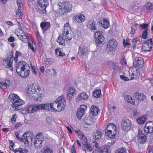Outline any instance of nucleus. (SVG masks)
Returning <instances> with one entry per match:
<instances>
[{
    "instance_id": "f257e3e1",
    "label": "nucleus",
    "mask_w": 153,
    "mask_h": 153,
    "mask_svg": "<svg viewBox=\"0 0 153 153\" xmlns=\"http://www.w3.org/2000/svg\"><path fill=\"white\" fill-rule=\"evenodd\" d=\"M144 63L142 57H139L135 58L133 61V67L129 68V74L131 76L130 80L136 79L139 76V69L142 67Z\"/></svg>"
},
{
    "instance_id": "f03ea898",
    "label": "nucleus",
    "mask_w": 153,
    "mask_h": 153,
    "mask_svg": "<svg viewBox=\"0 0 153 153\" xmlns=\"http://www.w3.org/2000/svg\"><path fill=\"white\" fill-rule=\"evenodd\" d=\"M30 69L28 64L22 61H20L17 64L16 71L19 75L25 78L29 76Z\"/></svg>"
},
{
    "instance_id": "7ed1b4c3",
    "label": "nucleus",
    "mask_w": 153,
    "mask_h": 153,
    "mask_svg": "<svg viewBox=\"0 0 153 153\" xmlns=\"http://www.w3.org/2000/svg\"><path fill=\"white\" fill-rule=\"evenodd\" d=\"M36 5V10L41 14H45L46 9L49 5L48 0H37Z\"/></svg>"
},
{
    "instance_id": "20e7f679",
    "label": "nucleus",
    "mask_w": 153,
    "mask_h": 153,
    "mask_svg": "<svg viewBox=\"0 0 153 153\" xmlns=\"http://www.w3.org/2000/svg\"><path fill=\"white\" fill-rule=\"evenodd\" d=\"M132 126V121L128 118L124 117L121 119V128L124 132L129 131Z\"/></svg>"
},
{
    "instance_id": "39448f33",
    "label": "nucleus",
    "mask_w": 153,
    "mask_h": 153,
    "mask_svg": "<svg viewBox=\"0 0 153 153\" xmlns=\"http://www.w3.org/2000/svg\"><path fill=\"white\" fill-rule=\"evenodd\" d=\"M71 30L69 25V24L66 23L64 26V28L63 29V36L65 38L68 40H70L72 38V35L71 34Z\"/></svg>"
},
{
    "instance_id": "423d86ee",
    "label": "nucleus",
    "mask_w": 153,
    "mask_h": 153,
    "mask_svg": "<svg viewBox=\"0 0 153 153\" xmlns=\"http://www.w3.org/2000/svg\"><path fill=\"white\" fill-rule=\"evenodd\" d=\"M23 140L26 146H29L32 144L33 139V135L29 132H25L23 134Z\"/></svg>"
},
{
    "instance_id": "0eeeda50",
    "label": "nucleus",
    "mask_w": 153,
    "mask_h": 153,
    "mask_svg": "<svg viewBox=\"0 0 153 153\" xmlns=\"http://www.w3.org/2000/svg\"><path fill=\"white\" fill-rule=\"evenodd\" d=\"M14 58L13 57H8L3 60V65L6 68L12 71L13 70V63Z\"/></svg>"
},
{
    "instance_id": "6e6552de",
    "label": "nucleus",
    "mask_w": 153,
    "mask_h": 153,
    "mask_svg": "<svg viewBox=\"0 0 153 153\" xmlns=\"http://www.w3.org/2000/svg\"><path fill=\"white\" fill-rule=\"evenodd\" d=\"M58 105L59 109L58 111H62L64 110L66 104L65 99L62 96L59 97L55 101Z\"/></svg>"
},
{
    "instance_id": "1a4fd4ad",
    "label": "nucleus",
    "mask_w": 153,
    "mask_h": 153,
    "mask_svg": "<svg viewBox=\"0 0 153 153\" xmlns=\"http://www.w3.org/2000/svg\"><path fill=\"white\" fill-rule=\"evenodd\" d=\"M94 37L96 44L100 46L102 45V42L104 40V38L102 34V32L101 31H97L95 33L94 35Z\"/></svg>"
},
{
    "instance_id": "9d476101",
    "label": "nucleus",
    "mask_w": 153,
    "mask_h": 153,
    "mask_svg": "<svg viewBox=\"0 0 153 153\" xmlns=\"http://www.w3.org/2000/svg\"><path fill=\"white\" fill-rule=\"evenodd\" d=\"M15 33L22 41L24 42H27V37L21 28H19L17 29Z\"/></svg>"
},
{
    "instance_id": "9b49d317",
    "label": "nucleus",
    "mask_w": 153,
    "mask_h": 153,
    "mask_svg": "<svg viewBox=\"0 0 153 153\" xmlns=\"http://www.w3.org/2000/svg\"><path fill=\"white\" fill-rule=\"evenodd\" d=\"M42 133L38 134L36 136V140H35L34 145L36 149H40L42 146L43 138L41 137Z\"/></svg>"
},
{
    "instance_id": "f8f14e48",
    "label": "nucleus",
    "mask_w": 153,
    "mask_h": 153,
    "mask_svg": "<svg viewBox=\"0 0 153 153\" xmlns=\"http://www.w3.org/2000/svg\"><path fill=\"white\" fill-rule=\"evenodd\" d=\"M16 100V102L13 103L12 105V107L17 111H18L22 108V105L24 104V102L19 97Z\"/></svg>"
},
{
    "instance_id": "ddd939ff",
    "label": "nucleus",
    "mask_w": 153,
    "mask_h": 153,
    "mask_svg": "<svg viewBox=\"0 0 153 153\" xmlns=\"http://www.w3.org/2000/svg\"><path fill=\"white\" fill-rule=\"evenodd\" d=\"M117 42L114 39L110 40L107 45L106 48L107 51L108 52L113 51L114 48L117 47Z\"/></svg>"
},
{
    "instance_id": "4468645a",
    "label": "nucleus",
    "mask_w": 153,
    "mask_h": 153,
    "mask_svg": "<svg viewBox=\"0 0 153 153\" xmlns=\"http://www.w3.org/2000/svg\"><path fill=\"white\" fill-rule=\"evenodd\" d=\"M40 26L43 34H45L47 31L50 28L51 26V23L50 22L45 20L41 23Z\"/></svg>"
},
{
    "instance_id": "2eb2a0df",
    "label": "nucleus",
    "mask_w": 153,
    "mask_h": 153,
    "mask_svg": "<svg viewBox=\"0 0 153 153\" xmlns=\"http://www.w3.org/2000/svg\"><path fill=\"white\" fill-rule=\"evenodd\" d=\"M89 49L84 45L81 46L79 48L78 54L81 57L86 55L88 53Z\"/></svg>"
},
{
    "instance_id": "dca6fc26",
    "label": "nucleus",
    "mask_w": 153,
    "mask_h": 153,
    "mask_svg": "<svg viewBox=\"0 0 153 153\" xmlns=\"http://www.w3.org/2000/svg\"><path fill=\"white\" fill-rule=\"evenodd\" d=\"M144 128L146 133L148 134L153 132V122L149 121L146 123Z\"/></svg>"
},
{
    "instance_id": "f3484780",
    "label": "nucleus",
    "mask_w": 153,
    "mask_h": 153,
    "mask_svg": "<svg viewBox=\"0 0 153 153\" xmlns=\"http://www.w3.org/2000/svg\"><path fill=\"white\" fill-rule=\"evenodd\" d=\"M17 3L18 9L16 10V16L19 19L21 18L22 17V4L19 0H17L16 1Z\"/></svg>"
},
{
    "instance_id": "a211bd4d",
    "label": "nucleus",
    "mask_w": 153,
    "mask_h": 153,
    "mask_svg": "<svg viewBox=\"0 0 153 153\" xmlns=\"http://www.w3.org/2000/svg\"><path fill=\"white\" fill-rule=\"evenodd\" d=\"M47 108L49 111H52L59 112L61 111H58L59 109L58 105L55 101L51 103H48L47 105Z\"/></svg>"
},
{
    "instance_id": "6ab92c4d",
    "label": "nucleus",
    "mask_w": 153,
    "mask_h": 153,
    "mask_svg": "<svg viewBox=\"0 0 153 153\" xmlns=\"http://www.w3.org/2000/svg\"><path fill=\"white\" fill-rule=\"evenodd\" d=\"M10 83V81L9 80L0 81V88L2 89H5L9 86Z\"/></svg>"
},
{
    "instance_id": "aec40b11",
    "label": "nucleus",
    "mask_w": 153,
    "mask_h": 153,
    "mask_svg": "<svg viewBox=\"0 0 153 153\" xmlns=\"http://www.w3.org/2000/svg\"><path fill=\"white\" fill-rule=\"evenodd\" d=\"M74 18V22L76 23L82 22L85 19V17L83 15L76 16Z\"/></svg>"
},
{
    "instance_id": "412c9836",
    "label": "nucleus",
    "mask_w": 153,
    "mask_h": 153,
    "mask_svg": "<svg viewBox=\"0 0 153 153\" xmlns=\"http://www.w3.org/2000/svg\"><path fill=\"white\" fill-rule=\"evenodd\" d=\"M152 39H149L148 40L146 41L145 42V47L146 48L147 47L149 46V48L148 49H146V50H145V51H150L152 48Z\"/></svg>"
},
{
    "instance_id": "4be33fe9",
    "label": "nucleus",
    "mask_w": 153,
    "mask_h": 153,
    "mask_svg": "<svg viewBox=\"0 0 153 153\" xmlns=\"http://www.w3.org/2000/svg\"><path fill=\"white\" fill-rule=\"evenodd\" d=\"M143 7L146 10L149 11L150 12L153 11V4L151 3H146L144 5Z\"/></svg>"
},
{
    "instance_id": "5701e85b",
    "label": "nucleus",
    "mask_w": 153,
    "mask_h": 153,
    "mask_svg": "<svg viewBox=\"0 0 153 153\" xmlns=\"http://www.w3.org/2000/svg\"><path fill=\"white\" fill-rule=\"evenodd\" d=\"M90 110L91 114L93 116H94L98 114L99 108L97 107L92 106Z\"/></svg>"
},
{
    "instance_id": "b1692460",
    "label": "nucleus",
    "mask_w": 153,
    "mask_h": 153,
    "mask_svg": "<svg viewBox=\"0 0 153 153\" xmlns=\"http://www.w3.org/2000/svg\"><path fill=\"white\" fill-rule=\"evenodd\" d=\"M134 96L136 100L138 101L141 100L145 98V96L142 93L136 92L134 94Z\"/></svg>"
},
{
    "instance_id": "393cba45",
    "label": "nucleus",
    "mask_w": 153,
    "mask_h": 153,
    "mask_svg": "<svg viewBox=\"0 0 153 153\" xmlns=\"http://www.w3.org/2000/svg\"><path fill=\"white\" fill-rule=\"evenodd\" d=\"M17 98H19V96L16 94L14 93H11L9 96V99L12 102H16V100Z\"/></svg>"
},
{
    "instance_id": "a878e982",
    "label": "nucleus",
    "mask_w": 153,
    "mask_h": 153,
    "mask_svg": "<svg viewBox=\"0 0 153 153\" xmlns=\"http://www.w3.org/2000/svg\"><path fill=\"white\" fill-rule=\"evenodd\" d=\"M105 132L106 135L108 137H110L111 139H113L115 137V134H116V132H114V133H113V134H112V130L108 129L107 130H106V129H105Z\"/></svg>"
},
{
    "instance_id": "bb28decb",
    "label": "nucleus",
    "mask_w": 153,
    "mask_h": 153,
    "mask_svg": "<svg viewBox=\"0 0 153 153\" xmlns=\"http://www.w3.org/2000/svg\"><path fill=\"white\" fill-rule=\"evenodd\" d=\"M88 98V95L85 92H83L80 94H79L77 96V98L79 100H85Z\"/></svg>"
},
{
    "instance_id": "cd10ccee",
    "label": "nucleus",
    "mask_w": 153,
    "mask_h": 153,
    "mask_svg": "<svg viewBox=\"0 0 153 153\" xmlns=\"http://www.w3.org/2000/svg\"><path fill=\"white\" fill-rule=\"evenodd\" d=\"M142 132L140 131L138 134L140 139V143L141 144L145 143L146 142V137L144 134H142Z\"/></svg>"
},
{
    "instance_id": "c85d7f7f",
    "label": "nucleus",
    "mask_w": 153,
    "mask_h": 153,
    "mask_svg": "<svg viewBox=\"0 0 153 153\" xmlns=\"http://www.w3.org/2000/svg\"><path fill=\"white\" fill-rule=\"evenodd\" d=\"M65 3L66 5H65L63 13L70 12L72 10V5L67 2Z\"/></svg>"
},
{
    "instance_id": "c756f323",
    "label": "nucleus",
    "mask_w": 153,
    "mask_h": 153,
    "mask_svg": "<svg viewBox=\"0 0 153 153\" xmlns=\"http://www.w3.org/2000/svg\"><path fill=\"white\" fill-rule=\"evenodd\" d=\"M37 109L36 105H30L27 109V111L29 113H33Z\"/></svg>"
},
{
    "instance_id": "7c9ffc66",
    "label": "nucleus",
    "mask_w": 153,
    "mask_h": 153,
    "mask_svg": "<svg viewBox=\"0 0 153 153\" xmlns=\"http://www.w3.org/2000/svg\"><path fill=\"white\" fill-rule=\"evenodd\" d=\"M105 129L106 130L108 129L113 130V133H114V132H116V127L114 124L109 123L107 125V127Z\"/></svg>"
},
{
    "instance_id": "2f4dec72",
    "label": "nucleus",
    "mask_w": 153,
    "mask_h": 153,
    "mask_svg": "<svg viewBox=\"0 0 153 153\" xmlns=\"http://www.w3.org/2000/svg\"><path fill=\"white\" fill-rule=\"evenodd\" d=\"M93 96L96 98H100L102 96L101 90L98 89L94 91L93 92Z\"/></svg>"
},
{
    "instance_id": "473e14b6",
    "label": "nucleus",
    "mask_w": 153,
    "mask_h": 153,
    "mask_svg": "<svg viewBox=\"0 0 153 153\" xmlns=\"http://www.w3.org/2000/svg\"><path fill=\"white\" fill-rule=\"evenodd\" d=\"M100 23L102 27L105 28H107L109 26V21L105 19H104L101 23L100 22Z\"/></svg>"
},
{
    "instance_id": "72a5a7b5",
    "label": "nucleus",
    "mask_w": 153,
    "mask_h": 153,
    "mask_svg": "<svg viewBox=\"0 0 153 153\" xmlns=\"http://www.w3.org/2000/svg\"><path fill=\"white\" fill-rule=\"evenodd\" d=\"M102 135L101 132L99 130H97L94 133L93 136L95 137L96 140H97L101 138Z\"/></svg>"
},
{
    "instance_id": "f704fd0d",
    "label": "nucleus",
    "mask_w": 153,
    "mask_h": 153,
    "mask_svg": "<svg viewBox=\"0 0 153 153\" xmlns=\"http://www.w3.org/2000/svg\"><path fill=\"white\" fill-rule=\"evenodd\" d=\"M125 100L127 102L132 104L134 105L135 104L134 100L129 95H126L125 97Z\"/></svg>"
},
{
    "instance_id": "c9c22d12",
    "label": "nucleus",
    "mask_w": 153,
    "mask_h": 153,
    "mask_svg": "<svg viewBox=\"0 0 153 153\" xmlns=\"http://www.w3.org/2000/svg\"><path fill=\"white\" fill-rule=\"evenodd\" d=\"M146 120V117L144 116L138 118L137 120V121L139 124H141L144 123Z\"/></svg>"
},
{
    "instance_id": "e433bc0d",
    "label": "nucleus",
    "mask_w": 153,
    "mask_h": 153,
    "mask_svg": "<svg viewBox=\"0 0 153 153\" xmlns=\"http://www.w3.org/2000/svg\"><path fill=\"white\" fill-rule=\"evenodd\" d=\"M49 74L52 77L55 76L56 75V70L53 68L48 69L47 71Z\"/></svg>"
},
{
    "instance_id": "4c0bfd02",
    "label": "nucleus",
    "mask_w": 153,
    "mask_h": 153,
    "mask_svg": "<svg viewBox=\"0 0 153 153\" xmlns=\"http://www.w3.org/2000/svg\"><path fill=\"white\" fill-rule=\"evenodd\" d=\"M14 152L15 153H27L28 152L27 150L25 149H22L20 148L14 149Z\"/></svg>"
},
{
    "instance_id": "58836bf2",
    "label": "nucleus",
    "mask_w": 153,
    "mask_h": 153,
    "mask_svg": "<svg viewBox=\"0 0 153 153\" xmlns=\"http://www.w3.org/2000/svg\"><path fill=\"white\" fill-rule=\"evenodd\" d=\"M66 1H63V2H59L58 3V6H59V9L60 10H61L63 13L64 12V10L65 8V5L66 4Z\"/></svg>"
},
{
    "instance_id": "ea45409f",
    "label": "nucleus",
    "mask_w": 153,
    "mask_h": 153,
    "mask_svg": "<svg viewBox=\"0 0 153 153\" xmlns=\"http://www.w3.org/2000/svg\"><path fill=\"white\" fill-rule=\"evenodd\" d=\"M57 42L60 45H63L65 44V40L63 39L61 35H59L57 39Z\"/></svg>"
},
{
    "instance_id": "a19ab883",
    "label": "nucleus",
    "mask_w": 153,
    "mask_h": 153,
    "mask_svg": "<svg viewBox=\"0 0 153 153\" xmlns=\"http://www.w3.org/2000/svg\"><path fill=\"white\" fill-rule=\"evenodd\" d=\"M149 25L146 23H143L140 25V29L144 30L143 31H148Z\"/></svg>"
},
{
    "instance_id": "79ce46f5",
    "label": "nucleus",
    "mask_w": 153,
    "mask_h": 153,
    "mask_svg": "<svg viewBox=\"0 0 153 153\" xmlns=\"http://www.w3.org/2000/svg\"><path fill=\"white\" fill-rule=\"evenodd\" d=\"M48 105V103L46 104H41L36 106V107L37 108V109H44L45 110H48V109L47 108Z\"/></svg>"
},
{
    "instance_id": "37998d69",
    "label": "nucleus",
    "mask_w": 153,
    "mask_h": 153,
    "mask_svg": "<svg viewBox=\"0 0 153 153\" xmlns=\"http://www.w3.org/2000/svg\"><path fill=\"white\" fill-rule=\"evenodd\" d=\"M88 26L91 30H95L96 29V24L94 22H92L91 24H88Z\"/></svg>"
},
{
    "instance_id": "c03bdc74",
    "label": "nucleus",
    "mask_w": 153,
    "mask_h": 153,
    "mask_svg": "<svg viewBox=\"0 0 153 153\" xmlns=\"http://www.w3.org/2000/svg\"><path fill=\"white\" fill-rule=\"evenodd\" d=\"M83 145L87 151L89 152H91L92 151V147L88 143L83 144Z\"/></svg>"
},
{
    "instance_id": "a18cd8bd",
    "label": "nucleus",
    "mask_w": 153,
    "mask_h": 153,
    "mask_svg": "<svg viewBox=\"0 0 153 153\" xmlns=\"http://www.w3.org/2000/svg\"><path fill=\"white\" fill-rule=\"evenodd\" d=\"M127 150L125 148L122 147L119 148L116 151L115 153H126Z\"/></svg>"
},
{
    "instance_id": "49530a36",
    "label": "nucleus",
    "mask_w": 153,
    "mask_h": 153,
    "mask_svg": "<svg viewBox=\"0 0 153 153\" xmlns=\"http://www.w3.org/2000/svg\"><path fill=\"white\" fill-rule=\"evenodd\" d=\"M46 121L47 123L50 125H53L54 123L53 119L50 117L46 118Z\"/></svg>"
},
{
    "instance_id": "de8ad7c7",
    "label": "nucleus",
    "mask_w": 153,
    "mask_h": 153,
    "mask_svg": "<svg viewBox=\"0 0 153 153\" xmlns=\"http://www.w3.org/2000/svg\"><path fill=\"white\" fill-rule=\"evenodd\" d=\"M85 114L83 112H82L79 109L77 112L76 116L79 119H80Z\"/></svg>"
},
{
    "instance_id": "09e8293b",
    "label": "nucleus",
    "mask_w": 153,
    "mask_h": 153,
    "mask_svg": "<svg viewBox=\"0 0 153 153\" xmlns=\"http://www.w3.org/2000/svg\"><path fill=\"white\" fill-rule=\"evenodd\" d=\"M55 52L56 54L59 56H65V53H62L61 50L56 49L55 50Z\"/></svg>"
},
{
    "instance_id": "8fccbe9b",
    "label": "nucleus",
    "mask_w": 153,
    "mask_h": 153,
    "mask_svg": "<svg viewBox=\"0 0 153 153\" xmlns=\"http://www.w3.org/2000/svg\"><path fill=\"white\" fill-rule=\"evenodd\" d=\"M110 68L112 69L113 70L115 71L118 69V66L117 64L112 62L110 65Z\"/></svg>"
},
{
    "instance_id": "3c124183",
    "label": "nucleus",
    "mask_w": 153,
    "mask_h": 153,
    "mask_svg": "<svg viewBox=\"0 0 153 153\" xmlns=\"http://www.w3.org/2000/svg\"><path fill=\"white\" fill-rule=\"evenodd\" d=\"M45 62L47 65H50L53 63V59H52L47 58L45 60Z\"/></svg>"
},
{
    "instance_id": "603ef678",
    "label": "nucleus",
    "mask_w": 153,
    "mask_h": 153,
    "mask_svg": "<svg viewBox=\"0 0 153 153\" xmlns=\"http://www.w3.org/2000/svg\"><path fill=\"white\" fill-rule=\"evenodd\" d=\"M81 136L80 137L82 138V143L83 144L88 143V140L87 139L86 137L83 134H81Z\"/></svg>"
},
{
    "instance_id": "864d4df0",
    "label": "nucleus",
    "mask_w": 153,
    "mask_h": 153,
    "mask_svg": "<svg viewBox=\"0 0 153 153\" xmlns=\"http://www.w3.org/2000/svg\"><path fill=\"white\" fill-rule=\"evenodd\" d=\"M87 108V107L86 105H82L80 106L79 109L85 113Z\"/></svg>"
},
{
    "instance_id": "5fc2aeb1",
    "label": "nucleus",
    "mask_w": 153,
    "mask_h": 153,
    "mask_svg": "<svg viewBox=\"0 0 153 153\" xmlns=\"http://www.w3.org/2000/svg\"><path fill=\"white\" fill-rule=\"evenodd\" d=\"M36 38L38 42L40 44H41L42 39L38 31H37L36 32Z\"/></svg>"
},
{
    "instance_id": "6e6d98bb",
    "label": "nucleus",
    "mask_w": 153,
    "mask_h": 153,
    "mask_svg": "<svg viewBox=\"0 0 153 153\" xmlns=\"http://www.w3.org/2000/svg\"><path fill=\"white\" fill-rule=\"evenodd\" d=\"M28 90L29 92L31 91L32 93H35L37 91L36 88L34 86L29 88Z\"/></svg>"
},
{
    "instance_id": "4d7b16f0",
    "label": "nucleus",
    "mask_w": 153,
    "mask_h": 153,
    "mask_svg": "<svg viewBox=\"0 0 153 153\" xmlns=\"http://www.w3.org/2000/svg\"><path fill=\"white\" fill-rule=\"evenodd\" d=\"M69 93L75 95L76 94V91L75 90V89L73 87L70 88Z\"/></svg>"
},
{
    "instance_id": "13d9d810",
    "label": "nucleus",
    "mask_w": 153,
    "mask_h": 153,
    "mask_svg": "<svg viewBox=\"0 0 153 153\" xmlns=\"http://www.w3.org/2000/svg\"><path fill=\"white\" fill-rule=\"evenodd\" d=\"M74 95L73 94H71L69 93L67 94V97L68 100L71 101V100L74 98Z\"/></svg>"
},
{
    "instance_id": "bf43d9fd",
    "label": "nucleus",
    "mask_w": 153,
    "mask_h": 153,
    "mask_svg": "<svg viewBox=\"0 0 153 153\" xmlns=\"http://www.w3.org/2000/svg\"><path fill=\"white\" fill-rule=\"evenodd\" d=\"M121 62L122 65H125L126 64V61L124 56H123L121 59Z\"/></svg>"
},
{
    "instance_id": "052dcab7",
    "label": "nucleus",
    "mask_w": 153,
    "mask_h": 153,
    "mask_svg": "<svg viewBox=\"0 0 153 153\" xmlns=\"http://www.w3.org/2000/svg\"><path fill=\"white\" fill-rule=\"evenodd\" d=\"M15 135L16 136V138L18 140H19L21 141H22L23 140V138H21L19 137V133L18 132H15Z\"/></svg>"
},
{
    "instance_id": "680f3d73",
    "label": "nucleus",
    "mask_w": 153,
    "mask_h": 153,
    "mask_svg": "<svg viewBox=\"0 0 153 153\" xmlns=\"http://www.w3.org/2000/svg\"><path fill=\"white\" fill-rule=\"evenodd\" d=\"M148 31H143L142 35V37L143 39H146L147 36Z\"/></svg>"
},
{
    "instance_id": "e2e57ef3",
    "label": "nucleus",
    "mask_w": 153,
    "mask_h": 153,
    "mask_svg": "<svg viewBox=\"0 0 153 153\" xmlns=\"http://www.w3.org/2000/svg\"><path fill=\"white\" fill-rule=\"evenodd\" d=\"M17 117L16 114H14L12 117L11 118L10 122L11 123H13L16 121V119Z\"/></svg>"
},
{
    "instance_id": "0e129e2a",
    "label": "nucleus",
    "mask_w": 153,
    "mask_h": 153,
    "mask_svg": "<svg viewBox=\"0 0 153 153\" xmlns=\"http://www.w3.org/2000/svg\"><path fill=\"white\" fill-rule=\"evenodd\" d=\"M94 146H95V150L96 151H98L100 149V146L97 143H94Z\"/></svg>"
},
{
    "instance_id": "69168bd1",
    "label": "nucleus",
    "mask_w": 153,
    "mask_h": 153,
    "mask_svg": "<svg viewBox=\"0 0 153 153\" xmlns=\"http://www.w3.org/2000/svg\"><path fill=\"white\" fill-rule=\"evenodd\" d=\"M102 153H110L108 151V149L107 147L104 148L103 150L102 151Z\"/></svg>"
},
{
    "instance_id": "338daca9",
    "label": "nucleus",
    "mask_w": 153,
    "mask_h": 153,
    "mask_svg": "<svg viewBox=\"0 0 153 153\" xmlns=\"http://www.w3.org/2000/svg\"><path fill=\"white\" fill-rule=\"evenodd\" d=\"M137 40V39L134 38L131 41L133 46H135L136 45Z\"/></svg>"
},
{
    "instance_id": "774afa93",
    "label": "nucleus",
    "mask_w": 153,
    "mask_h": 153,
    "mask_svg": "<svg viewBox=\"0 0 153 153\" xmlns=\"http://www.w3.org/2000/svg\"><path fill=\"white\" fill-rule=\"evenodd\" d=\"M28 46L29 48L32 51L34 52L35 50L33 46V45L31 44L30 42H28Z\"/></svg>"
}]
</instances>
